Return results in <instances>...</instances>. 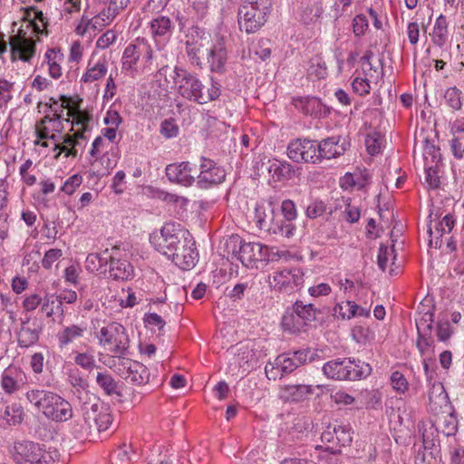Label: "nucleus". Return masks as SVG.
<instances>
[{
	"instance_id": "f257e3e1",
	"label": "nucleus",
	"mask_w": 464,
	"mask_h": 464,
	"mask_svg": "<svg viewBox=\"0 0 464 464\" xmlns=\"http://www.w3.org/2000/svg\"><path fill=\"white\" fill-rule=\"evenodd\" d=\"M157 249L183 270L196 265L198 252L195 241L189 231L179 224L167 223L162 227Z\"/></svg>"
},
{
	"instance_id": "f03ea898",
	"label": "nucleus",
	"mask_w": 464,
	"mask_h": 464,
	"mask_svg": "<svg viewBox=\"0 0 464 464\" xmlns=\"http://www.w3.org/2000/svg\"><path fill=\"white\" fill-rule=\"evenodd\" d=\"M78 398L82 401V419L77 420L72 426L75 437L82 438L93 431L102 432L109 430L113 420L109 407L100 403L87 392H80Z\"/></svg>"
},
{
	"instance_id": "7ed1b4c3",
	"label": "nucleus",
	"mask_w": 464,
	"mask_h": 464,
	"mask_svg": "<svg viewBox=\"0 0 464 464\" xmlns=\"http://www.w3.org/2000/svg\"><path fill=\"white\" fill-rule=\"evenodd\" d=\"M321 311L312 304L296 301L292 307L287 308L281 319V327L291 334L307 333L313 322L318 319Z\"/></svg>"
},
{
	"instance_id": "20e7f679",
	"label": "nucleus",
	"mask_w": 464,
	"mask_h": 464,
	"mask_svg": "<svg viewBox=\"0 0 464 464\" xmlns=\"http://www.w3.org/2000/svg\"><path fill=\"white\" fill-rule=\"evenodd\" d=\"M355 363L350 359H337L329 361L323 366L324 373L330 379L338 381H356L366 378L371 374L372 367L369 363Z\"/></svg>"
},
{
	"instance_id": "39448f33",
	"label": "nucleus",
	"mask_w": 464,
	"mask_h": 464,
	"mask_svg": "<svg viewBox=\"0 0 464 464\" xmlns=\"http://www.w3.org/2000/svg\"><path fill=\"white\" fill-rule=\"evenodd\" d=\"M227 255L231 253L246 267H257V263L266 259L267 247L260 243H243L238 236H232L226 243Z\"/></svg>"
},
{
	"instance_id": "423d86ee",
	"label": "nucleus",
	"mask_w": 464,
	"mask_h": 464,
	"mask_svg": "<svg viewBox=\"0 0 464 464\" xmlns=\"http://www.w3.org/2000/svg\"><path fill=\"white\" fill-rule=\"evenodd\" d=\"M179 94L190 102H200L207 99L208 95L200 92L201 81L186 69L175 66L169 72Z\"/></svg>"
},
{
	"instance_id": "0eeeda50",
	"label": "nucleus",
	"mask_w": 464,
	"mask_h": 464,
	"mask_svg": "<svg viewBox=\"0 0 464 464\" xmlns=\"http://www.w3.org/2000/svg\"><path fill=\"white\" fill-rule=\"evenodd\" d=\"M16 464H53L52 456L38 443L15 441L10 450Z\"/></svg>"
},
{
	"instance_id": "6e6552de",
	"label": "nucleus",
	"mask_w": 464,
	"mask_h": 464,
	"mask_svg": "<svg viewBox=\"0 0 464 464\" xmlns=\"http://www.w3.org/2000/svg\"><path fill=\"white\" fill-rule=\"evenodd\" d=\"M100 344L108 347L113 354L122 358L130 346V339L125 328L119 323H111L103 326L99 335Z\"/></svg>"
},
{
	"instance_id": "1a4fd4ad",
	"label": "nucleus",
	"mask_w": 464,
	"mask_h": 464,
	"mask_svg": "<svg viewBox=\"0 0 464 464\" xmlns=\"http://www.w3.org/2000/svg\"><path fill=\"white\" fill-rule=\"evenodd\" d=\"M186 42V53L191 63L202 68L204 60L213 47L211 35L208 33L195 31Z\"/></svg>"
},
{
	"instance_id": "9d476101",
	"label": "nucleus",
	"mask_w": 464,
	"mask_h": 464,
	"mask_svg": "<svg viewBox=\"0 0 464 464\" xmlns=\"http://www.w3.org/2000/svg\"><path fill=\"white\" fill-rule=\"evenodd\" d=\"M321 440L325 450L333 454L341 453V447L349 446L353 440L350 429L334 421L329 423L322 432Z\"/></svg>"
},
{
	"instance_id": "9b49d317",
	"label": "nucleus",
	"mask_w": 464,
	"mask_h": 464,
	"mask_svg": "<svg viewBox=\"0 0 464 464\" xmlns=\"http://www.w3.org/2000/svg\"><path fill=\"white\" fill-rule=\"evenodd\" d=\"M287 155L295 162L314 164L320 161V147L314 140L298 139L289 143Z\"/></svg>"
},
{
	"instance_id": "f8f14e48",
	"label": "nucleus",
	"mask_w": 464,
	"mask_h": 464,
	"mask_svg": "<svg viewBox=\"0 0 464 464\" xmlns=\"http://www.w3.org/2000/svg\"><path fill=\"white\" fill-rule=\"evenodd\" d=\"M42 407L43 414L53 421H66L72 417L71 403L60 395L50 392Z\"/></svg>"
},
{
	"instance_id": "ddd939ff",
	"label": "nucleus",
	"mask_w": 464,
	"mask_h": 464,
	"mask_svg": "<svg viewBox=\"0 0 464 464\" xmlns=\"http://www.w3.org/2000/svg\"><path fill=\"white\" fill-rule=\"evenodd\" d=\"M267 17L265 13L243 4L237 13L239 29L248 34H254L266 23Z\"/></svg>"
},
{
	"instance_id": "4468645a",
	"label": "nucleus",
	"mask_w": 464,
	"mask_h": 464,
	"mask_svg": "<svg viewBox=\"0 0 464 464\" xmlns=\"http://www.w3.org/2000/svg\"><path fill=\"white\" fill-rule=\"evenodd\" d=\"M118 372L127 382L137 385L146 383L150 377L149 370L144 364L129 358L120 359Z\"/></svg>"
},
{
	"instance_id": "2eb2a0df",
	"label": "nucleus",
	"mask_w": 464,
	"mask_h": 464,
	"mask_svg": "<svg viewBox=\"0 0 464 464\" xmlns=\"http://www.w3.org/2000/svg\"><path fill=\"white\" fill-rule=\"evenodd\" d=\"M199 173L197 172L198 184L201 188H208L212 185L221 183L226 177V172L218 167L213 160L201 158Z\"/></svg>"
},
{
	"instance_id": "dca6fc26",
	"label": "nucleus",
	"mask_w": 464,
	"mask_h": 464,
	"mask_svg": "<svg viewBox=\"0 0 464 464\" xmlns=\"http://www.w3.org/2000/svg\"><path fill=\"white\" fill-rule=\"evenodd\" d=\"M23 34V30L19 34L10 36L9 43L11 46L12 60L20 59L23 62H30L35 54V43L31 38H26Z\"/></svg>"
},
{
	"instance_id": "f3484780",
	"label": "nucleus",
	"mask_w": 464,
	"mask_h": 464,
	"mask_svg": "<svg viewBox=\"0 0 464 464\" xmlns=\"http://www.w3.org/2000/svg\"><path fill=\"white\" fill-rule=\"evenodd\" d=\"M197 169L188 161L169 164L166 167V176L172 183L190 186L196 179Z\"/></svg>"
},
{
	"instance_id": "a211bd4d",
	"label": "nucleus",
	"mask_w": 464,
	"mask_h": 464,
	"mask_svg": "<svg viewBox=\"0 0 464 464\" xmlns=\"http://www.w3.org/2000/svg\"><path fill=\"white\" fill-rule=\"evenodd\" d=\"M295 107L303 113L315 118L326 117L331 110L316 97H298L293 100Z\"/></svg>"
},
{
	"instance_id": "6ab92c4d",
	"label": "nucleus",
	"mask_w": 464,
	"mask_h": 464,
	"mask_svg": "<svg viewBox=\"0 0 464 464\" xmlns=\"http://www.w3.org/2000/svg\"><path fill=\"white\" fill-rule=\"evenodd\" d=\"M298 367V363L291 356L281 354L276 357L274 363L266 365L265 372L269 380H276L293 372Z\"/></svg>"
},
{
	"instance_id": "aec40b11",
	"label": "nucleus",
	"mask_w": 464,
	"mask_h": 464,
	"mask_svg": "<svg viewBox=\"0 0 464 464\" xmlns=\"http://www.w3.org/2000/svg\"><path fill=\"white\" fill-rule=\"evenodd\" d=\"M25 383L24 375L15 367L6 368L1 376V387L7 394H13L21 390Z\"/></svg>"
},
{
	"instance_id": "412c9836",
	"label": "nucleus",
	"mask_w": 464,
	"mask_h": 464,
	"mask_svg": "<svg viewBox=\"0 0 464 464\" xmlns=\"http://www.w3.org/2000/svg\"><path fill=\"white\" fill-rule=\"evenodd\" d=\"M211 72H223L227 59V49L221 42L214 44L205 58Z\"/></svg>"
},
{
	"instance_id": "4be33fe9",
	"label": "nucleus",
	"mask_w": 464,
	"mask_h": 464,
	"mask_svg": "<svg viewBox=\"0 0 464 464\" xmlns=\"http://www.w3.org/2000/svg\"><path fill=\"white\" fill-rule=\"evenodd\" d=\"M24 420V410L17 404H1L0 403V425L2 427L15 426Z\"/></svg>"
},
{
	"instance_id": "5701e85b",
	"label": "nucleus",
	"mask_w": 464,
	"mask_h": 464,
	"mask_svg": "<svg viewBox=\"0 0 464 464\" xmlns=\"http://www.w3.org/2000/svg\"><path fill=\"white\" fill-rule=\"evenodd\" d=\"M429 383L430 385L429 391L430 409L437 413L443 407H448L449 397L441 382L431 381Z\"/></svg>"
},
{
	"instance_id": "b1692460",
	"label": "nucleus",
	"mask_w": 464,
	"mask_h": 464,
	"mask_svg": "<svg viewBox=\"0 0 464 464\" xmlns=\"http://www.w3.org/2000/svg\"><path fill=\"white\" fill-rule=\"evenodd\" d=\"M109 276L114 280H129L133 276V266L127 260L117 258L111 254Z\"/></svg>"
},
{
	"instance_id": "393cba45",
	"label": "nucleus",
	"mask_w": 464,
	"mask_h": 464,
	"mask_svg": "<svg viewBox=\"0 0 464 464\" xmlns=\"http://www.w3.org/2000/svg\"><path fill=\"white\" fill-rule=\"evenodd\" d=\"M430 301L424 299L418 306L420 317L416 319V327L418 333L430 334L433 324V306L430 304Z\"/></svg>"
},
{
	"instance_id": "a878e982",
	"label": "nucleus",
	"mask_w": 464,
	"mask_h": 464,
	"mask_svg": "<svg viewBox=\"0 0 464 464\" xmlns=\"http://www.w3.org/2000/svg\"><path fill=\"white\" fill-rule=\"evenodd\" d=\"M87 328L83 324H72L63 327L58 332L56 337L60 348L66 347L68 344L82 338Z\"/></svg>"
},
{
	"instance_id": "bb28decb",
	"label": "nucleus",
	"mask_w": 464,
	"mask_h": 464,
	"mask_svg": "<svg viewBox=\"0 0 464 464\" xmlns=\"http://www.w3.org/2000/svg\"><path fill=\"white\" fill-rule=\"evenodd\" d=\"M313 392L309 384H287L281 390V397L287 401H302Z\"/></svg>"
},
{
	"instance_id": "cd10ccee",
	"label": "nucleus",
	"mask_w": 464,
	"mask_h": 464,
	"mask_svg": "<svg viewBox=\"0 0 464 464\" xmlns=\"http://www.w3.org/2000/svg\"><path fill=\"white\" fill-rule=\"evenodd\" d=\"M340 137H331L318 143L320 147V160L322 159H333L344 153L345 147L340 143Z\"/></svg>"
},
{
	"instance_id": "c85d7f7f",
	"label": "nucleus",
	"mask_w": 464,
	"mask_h": 464,
	"mask_svg": "<svg viewBox=\"0 0 464 464\" xmlns=\"http://www.w3.org/2000/svg\"><path fill=\"white\" fill-rule=\"evenodd\" d=\"M111 254L106 249L102 254L91 253L85 260V267L90 272L106 273L107 265L110 263Z\"/></svg>"
},
{
	"instance_id": "c756f323",
	"label": "nucleus",
	"mask_w": 464,
	"mask_h": 464,
	"mask_svg": "<svg viewBox=\"0 0 464 464\" xmlns=\"http://www.w3.org/2000/svg\"><path fill=\"white\" fill-rule=\"evenodd\" d=\"M230 353L234 355L233 360L236 365L239 368H243L244 372L249 370V362L252 360L254 353L248 346L241 343L237 344L235 347L231 348Z\"/></svg>"
},
{
	"instance_id": "7c9ffc66",
	"label": "nucleus",
	"mask_w": 464,
	"mask_h": 464,
	"mask_svg": "<svg viewBox=\"0 0 464 464\" xmlns=\"http://www.w3.org/2000/svg\"><path fill=\"white\" fill-rule=\"evenodd\" d=\"M172 27V22L168 16L160 15L150 22L151 34L156 41L158 37L168 38Z\"/></svg>"
},
{
	"instance_id": "2f4dec72",
	"label": "nucleus",
	"mask_w": 464,
	"mask_h": 464,
	"mask_svg": "<svg viewBox=\"0 0 464 464\" xmlns=\"http://www.w3.org/2000/svg\"><path fill=\"white\" fill-rule=\"evenodd\" d=\"M292 269H283L273 273L269 276V284L279 291L291 292Z\"/></svg>"
},
{
	"instance_id": "473e14b6",
	"label": "nucleus",
	"mask_w": 464,
	"mask_h": 464,
	"mask_svg": "<svg viewBox=\"0 0 464 464\" xmlns=\"http://www.w3.org/2000/svg\"><path fill=\"white\" fill-rule=\"evenodd\" d=\"M26 322L22 323L20 331L17 334L18 344L20 347L28 348L35 344L39 340L40 331L36 328H31L26 325Z\"/></svg>"
},
{
	"instance_id": "72a5a7b5",
	"label": "nucleus",
	"mask_w": 464,
	"mask_h": 464,
	"mask_svg": "<svg viewBox=\"0 0 464 464\" xmlns=\"http://www.w3.org/2000/svg\"><path fill=\"white\" fill-rule=\"evenodd\" d=\"M63 144L55 143L53 146V150H57V154L54 156L55 159H58L62 152L65 153V157H77V150L75 147L79 145V141L76 140L73 135L65 134L63 137Z\"/></svg>"
},
{
	"instance_id": "f704fd0d",
	"label": "nucleus",
	"mask_w": 464,
	"mask_h": 464,
	"mask_svg": "<svg viewBox=\"0 0 464 464\" xmlns=\"http://www.w3.org/2000/svg\"><path fill=\"white\" fill-rule=\"evenodd\" d=\"M294 173L295 169L290 163L273 159L271 176L276 181L289 179Z\"/></svg>"
},
{
	"instance_id": "c9c22d12",
	"label": "nucleus",
	"mask_w": 464,
	"mask_h": 464,
	"mask_svg": "<svg viewBox=\"0 0 464 464\" xmlns=\"http://www.w3.org/2000/svg\"><path fill=\"white\" fill-rule=\"evenodd\" d=\"M448 40V23L446 17L440 14L433 26L432 41L433 43L442 47Z\"/></svg>"
},
{
	"instance_id": "e433bc0d",
	"label": "nucleus",
	"mask_w": 464,
	"mask_h": 464,
	"mask_svg": "<svg viewBox=\"0 0 464 464\" xmlns=\"http://www.w3.org/2000/svg\"><path fill=\"white\" fill-rule=\"evenodd\" d=\"M107 72L105 59H100L96 63L92 65L90 62L86 72L82 75V80L84 82H92L102 78Z\"/></svg>"
},
{
	"instance_id": "4c0bfd02",
	"label": "nucleus",
	"mask_w": 464,
	"mask_h": 464,
	"mask_svg": "<svg viewBox=\"0 0 464 464\" xmlns=\"http://www.w3.org/2000/svg\"><path fill=\"white\" fill-rule=\"evenodd\" d=\"M96 382L107 395H121L118 382L109 373L98 372L96 375Z\"/></svg>"
},
{
	"instance_id": "58836bf2",
	"label": "nucleus",
	"mask_w": 464,
	"mask_h": 464,
	"mask_svg": "<svg viewBox=\"0 0 464 464\" xmlns=\"http://www.w3.org/2000/svg\"><path fill=\"white\" fill-rule=\"evenodd\" d=\"M42 312L45 313L46 317L50 318L55 314H63V306H61V300H58L57 295H45L43 298Z\"/></svg>"
},
{
	"instance_id": "ea45409f",
	"label": "nucleus",
	"mask_w": 464,
	"mask_h": 464,
	"mask_svg": "<svg viewBox=\"0 0 464 464\" xmlns=\"http://www.w3.org/2000/svg\"><path fill=\"white\" fill-rule=\"evenodd\" d=\"M323 14V9L318 4L313 5H306L302 8L300 12V21L305 24L310 25L316 23Z\"/></svg>"
},
{
	"instance_id": "a19ab883",
	"label": "nucleus",
	"mask_w": 464,
	"mask_h": 464,
	"mask_svg": "<svg viewBox=\"0 0 464 464\" xmlns=\"http://www.w3.org/2000/svg\"><path fill=\"white\" fill-rule=\"evenodd\" d=\"M142 53L141 44H129L123 53L122 64L123 67L130 69L138 62Z\"/></svg>"
},
{
	"instance_id": "79ce46f5",
	"label": "nucleus",
	"mask_w": 464,
	"mask_h": 464,
	"mask_svg": "<svg viewBox=\"0 0 464 464\" xmlns=\"http://www.w3.org/2000/svg\"><path fill=\"white\" fill-rule=\"evenodd\" d=\"M352 336L358 343L367 344L374 340L375 334L368 326L358 325L353 329Z\"/></svg>"
},
{
	"instance_id": "37998d69",
	"label": "nucleus",
	"mask_w": 464,
	"mask_h": 464,
	"mask_svg": "<svg viewBox=\"0 0 464 464\" xmlns=\"http://www.w3.org/2000/svg\"><path fill=\"white\" fill-rule=\"evenodd\" d=\"M273 209L269 208V212L266 213L265 208L257 207L255 212V218L256 220V224L260 229L270 230L271 222L273 220Z\"/></svg>"
},
{
	"instance_id": "c03bdc74",
	"label": "nucleus",
	"mask_w": 464,
	"mask_h": 464,
	"mask_svg": "<svg viewBox=\"0 0 464 464\" xmlns=\"http://www.w3.org/2000/svg\"><path fill=\"white\" fill-rule=\"evenodd\" d=\"M47 124L52 125V132H59L63 131V123L61 121V114L54 112L53 117L49 115H45L40 121L35 124L36 128L48 127Z\"/></svg>"
},
{
	"instance_id": "a18cd8bd",
	"label": "nucleus",
	"mask_w": 464,
	"mask_h": 464,
	"mask_svg": "<svg viewBox=\"0 0 464 464\" xmlns=\"http://www.w3.org/2000/svg\"><path fill=\"white\" fill-rule=\"evenodd\" d=\"M345 307H348V313H341L343 319H351L354 316L368 317L370 315V308L359 306L354 302L347 301Z\"/></svg>"
},
{
	"instance_id": "49530a36",
	"label": "nucleus",
	"mask_w": 464,
	"mask_h": 464,
	"mask_svg": "<svg viewBox=\"0 0 464 464\" xmlns=\"http://www.w3.org/2000/svg\"><path fill=\"white\" fill-rule=\"evenodd\" d=\"M50 392L43 390H31L26 392L25 397L31 404L42 411L44 401H46L45 399H47V394H50Z\"/></svg>"
},
{
	"instance_id": "de8ad7c7",
	"label": "nucleus",
	"mask_w": 464,
	"mask_h": 464,
	"mask_svg": "<svg viewBox=\"0 0 464 464\" xmlns=\"http://www.w3.org/2000/svg\"><path fill=\"white\" fill-rule=\"evenodd\" d=\"M200 92L207 96L206 100L196 102L198 104H206L211 101L218 99L220 95L219 84L211 80L209 86H206L201 82Z\"/></svg>"
},
{
	"instance_id": "09e8293b",
	"label": "nucleus",
	"mask_w": 464,
	"mask_h": 464,
	"mask_svg": "<svg viewBox=\"0 0 464 464\" xmlns=\"http://www.w3.org/2000/svg\"><path fill=\"white\" fill-rule=\"evenodd\" d=\"M454 227V220L451 215H446L441 221L436 223L434 229L430 227L429 232L430 237L434 235L436 232L440 236H442L443 233H450Z\"/></svg>"
},
{
	"instance_id": "8fccbe9b",
	"label": "nucleus",
	"mask_w": 464,
	"mask_h": 464,
	"mask_svg": "<svg viewBox=\"0 0 464 464\" xmlns=\"http://www.w3.org/2000/svg\"><path fill=\"white\" fill-rule=\"evenodd\" d=\"M391 384L392 388L399 393H405L409 389V383L404 375L396 371L391 375Z\"/></svg>"
},
{
	"instance_id": "3c124183",
	"label": "nucleus",
	"mask_w": 464,
	"mask_h": 464,
	"mask_svg": "<svg viewBox=\"0 0 464 464\" xmlns=\"http://www.w3.org/2000/svg\"><path fill=\"white\" fill-rule=\"evenodd\" d=\"M14 82L0 79V107L6 106L13 98Z\"/></svg>"
},
{
	"instance_id": "603ef678",
	"label": "nucleus",
	"mask_w": 464,
	"mask_h": 464,
	"mask_svg": "<svg viewBox=\"0 0 464 464\" xmlns=\"http://www.w3.org/2000/svg\"><path fill=\"white\" fill-rule=\"evenodd\" d=\"M365 146L371 155L380 153L382 147V136L379 133L368 134L365 138Z\"/></svg>"
},
{
	"instance_id": "864d4df0",
	"label": "nucleus",
	"mask_w": 464,
	"mask_h": 464,
	"mask_svg": "<svg viewBox=\"0 0 464 464\" xmlns=\"http://www.w3.org/2000/svg\"><path fill=\"white\" fill-rule=\"evenodd\" d=\"M344 202V218L350 223L357 222L360 218L361 212L358 206L353 205L350 198L343 199Z\"/></svg>"
},
{
	"instance_id": "5fc2aeb1",
	"label": "nucleus",
	"mask_w": 464,
	"mask_h": 464,
	"mask_svg": "<svg viewBox=\"0 0 464 464\" xmlns=\"http://www.w3.org/2000/svg\"><path fill=\"white\" fill-rule=\"evenodd\" d=\"M447 103L454 110L461 108L460 92L456 87L449 88L444 95Z\"/></svg>"
},
{
	"instance_id": "6e6d98bb",
	"label": "nucleus",
	"mask_w": 464,
	"mask_h": 464,
	"mask_svg": "<svg viewBox=\"0 0 464 464\" xmlns=\"http://www.w3.org/2000/svg\"><path fill=\"white\" fill-rule=\"evenodd\" d=\"M69 117H72V125L87 127V123L91 121V115L81 110H70L67 113Z\"/></svg>"
},
{
	"instance_id": "4d7b16f0",
	"label": "nucleus",
	"mask_w": 464,
	"mask_h": 464,
	"mask_svg": "<svg viewBox=\"0 0 464 464\" xmlns=\"http://www.w3.org/2000/svg\"><path fill=\"white\" fill-rule=\"evenodd\" d=\"M325 211V204L321 200H314L307 206L306 216L309 218H316L321 217Z\"/></svg>"
},
{
	"instance_id": "13d9d810",
	"label": "nucleus",
	"mask_w": 464,
	"mask_h": 464,
	"mask_svg": "<svg viewBox=\"0 0 464 464\" xmlns=\"http://www.w3.org/2000/svg\"><path fill=\"white\" fill-rule=\"evenodd\" d=\"M272 0H245L246 6H251L257 11L269 14L272 10Z\"/></svg>"
},
{
	"instance_id": "bf43d9fd",
	"label": "nucleus",
	"mask_w": 464,
	"mask_h": 464,
	"mask_svg": "<svg viewBox=\"0 0 464 464\" xmlns=\"http://www.w3.org/2000/svg\"><path fill=\"white\" fill-rule=\"evenodd\" d=\"M63 256V252L61 249H58V248H52V249H49L43 260H42V266L45 268V269H50L53 266V264L57 261L61 256Z\"/></svg>"
},
{
	"instance_id": "052dcab7",
	"label": "nucleus",
	"mask_w": 464,
	"mask_h": 464,
	"mask_svg": "<svg viewBox=\"0 0 464 464\" xmlns=\"http://www.w3.org/2000/svg\"><path fill=\"white\" fill-rule=\"evenodd\" d=\"M368 26V20L365 15L358 14L353 18V28L356 36L363 35Z\"/></svg>"
},
{
	"instance_id": "680f3d73",
	"label": "nucleus",
	"mask_w": 464,
	"mask_h": 464,
	"mask_svg": "<svg viewBox=\"0 0 464 464\" xmlns=\"http://www.w3.org/2000/svg\"><path fill=\"white\" fill-rule=\"evenodd\" d=\"M117 39V34L113 30L106 31L96 42L97 48L106 49Z\"/></svg>"
},
{
	"instance_id": "e2e57ef3",
	"label": "nucleus",
	"mask_w": 464,
	"mask_h": 464,
	"mask_svg": "<svg viewBox=\"0 0 464 464\" xmlns=\"http://www.w3.org/2000/svg\"><path fill=\"white\" fill-rule=\"evenodd\" d=\"M82 178L79 174H74L64 182L62 190L67 195H72L76 188L82 184Z\"/></svg>"
},
{
	"instance_id": "0e129e2a",
	"label": "nucleus",
	"mask_w": 464,
	"mask_h": 464,
	"mask_svg": "<svg viewBox=\"0 0 464 464\" xmlns=\"http://www.w3.org/2000/svg\"><path fill=\"white\" fill-rule=\"evenodd\" d=\"M453 331L449 321H440L437 325V336L441 342L447 341Z\"/></svg>"
},
{
	"instance_id": "69168bd1",
	"label": "nucleus",
	"mask_w": 464,
	"mask_h": 464,
	"mask_svg": "<svg viewBox=\"0 0 464 464\" xmlns=\"http://www.w3.org/2000/svg\"><path fill=\"white\" fill-rule=\"evenodd\" d=\"M281 210H282L284 217L285 218V219L288 222L295 219V218L297 216L295 205L294 201H292L290 199H285L282 202Z\"/></svg>"
},
{
	"instance_id": "338daca9",
	"label": "nucleus",
	"mask_w": 464,
	"mask_h": 464,
	"mask_svg": "<svg viewBox=\"0 0 464 464\" xmlns=\"http://www.w3.org/2000/svg\"><path fill=\"white\" fill-rule=\"evenodd\" d=\"M43 303V298L38 294L26 295L23 302V307L27 312L34 311Z\"/></svg>"
},
{
	"instance_id": "774afa93",
	"label": "nucleus",
	"mask_w": 464,
	"mask_h": 464,
	"mask_svg": "<svg viewBox=\"0 0 464 464\" xmlns=\"http://www.w3.org/2000/svg\"><path fill=\"white\" fill-rule=\"evenodd\" d=\"M178 130L177 125L169 120H165L161 123L160 133L168 139L177 136Z\"/></svg>"
}]
</instances>
